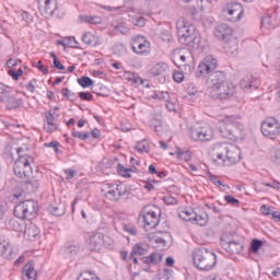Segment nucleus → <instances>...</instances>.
<instances>
[{
    "label": "nucleus",
    "instance_id": "obj_1",
    "mask_svg": "<svg viewBox=\"0 0 280 280\" xmlns=\"http://www.w3.org/2000/svg\"><path fill=\"white\" fill-rule=\"evenodd\" d=\"M218 59L213 56H207L198 65L196 71V78H207L206 86L208 95L212 100H219L220 102L224 100H230L235 95V85L226 80V72L218 70Z\"/></svg>",
    "mask_w": 280,
    "mask_h": 280
},
{
    "label": "nucleus",
    "instance_id": "obj_2",
    "mask_svg": "<svg viewBox=\"0 0 280 280\" xmlns=\"http://www.w3.org/2000/svg\"><path fill=\"white\" fill-rule=\"evenodd\" d=\"M16 152L19 154V159L15 161L13 171L18 178H26L24 185L28 191H36L40 186V173H36L32 171V161L34 159L30 155H21L23 152V148H18Z\"/></svg>",
    "mask_w": 280,
    "mask_h": 280
},
{
    "label": "nucleus",
    "instance_id": "obj_3",
    "mask_svg": "<svg viewBox=\"0 0 280 280\" xmlns=\"http://www.w3.org/2000/svg\"><path fill=\"white\" fill-rule=\"evenodd\" d=\"M210 156L217 165H235L242 160V151L234 144L219 142L212 147Z\"/></svg>",
    "mask_w": 280,
    "mask_h": 280
},
{
    "label": "nucleus",
    "instance_id": "obj_4",
    "mask_svg": "<svg viewBox=\"0 0 280 280\" xmlns=\"http://www.w3.org/2000/svg\"><path fill=\"white\" fill-rule=\"evenodd\" d=\"M177 36L182 45H187L191 49L200 47V34L196 32V26L185 19L177 21Z\"/></svg>",
    "mask_w": 280,
    "mask_h": 280
},
{
    "label": "nucleus",
    "instance_id": "obj_5",
    "mask_svg": "<svg viewBox=\"0 0 280 280\" xmlns=\"http://www.w3.org/2000/svg\"><path fill=\"white\" fill-rule=\"evenodd\" d=\"M192 261L198 270L201 272H209V270H213L215 268V264H218V256L206 247H199L192 252Z\"/></svg>",
    "mask_w": 280,
    "mask_h": 280
},
{
    "label": "nucleus",
    "instance_id": "obj_6",
    "mask_svg": "<svg viewBox=\"0 0 280 280\" xmlns=\"http://www.w3.org/2000/svg\"><path fill=\"white\" fill-rule=\"evenodd\" d=\"M244 130V126L237 122V118L235 116H226L222 126L219 127V131L224 139H230V141H237L240 137H242V131Z\"/></svg>",
    "mask_w": 280,
    "mask_h": 280
},
{
    "label": "nucleus",
    "instance_id": "obj_7",
    "mask_svg": "<svg viewBox=\"0 0 280 280\" xmlns=\"http://www.w3.org/2000/svg\"><path fill=\"white\" fill-rule=\"evenodd\" d=\"M38 213V203L34 200H25L14 208V215L19 220H34Z\"/></svg>",
    "mask_w": 280,
    "mask_h": 280
},
{
    "label": "nucleus",
    "instance_id": "obj_8",
    "mask_svg": "<svg viewBox=\"0 0 280 280\" xmlns=\"http://www.w3.org/2000/svg\"><path fill=\"white\" fill-rule=\"evenodd\" d=\"M0 102L5 104L9 110H14L23 106V100L12 96V88L0 83Z\"/></svg>",
    "mask_w": 280,
    "mask_h": 280
},
{
    "label": "nucleus",
    "instance_id": "obj_9",
    "mask_svg": "<svg viewBox=\"0 0 280 280\" xmlns=\"http://www.w3.org/2000/svg\"><path fill=\"white\" fill-rule=\"evenodd\" d=\"M261 133L267 139H277L280 137V122L277 118L268 117L261 122Z\"/></svg>",
    "mask_w": 280,
    "mask_h": 280
},
{
    "label": "nucleus",
    "instance_id": "obj_10",
    "mask_svg": "<svg viewBox=\"0 0 280 280\" xmlns=\"http://www.w3.org/2000/svg\"><path fill=\"white\" fill-rule=\"evenodd\" d=\"M190 137L192 141H211V139H213V129H211V127L191 128Z\"/></svg>",
    "mask_w": 280,
    "mask_h": 280
},
{
    "label": "nucleus",
    "instance_id": "obj_11",
    "mask_svg": "<svg viewBox=\"0 0 280 280\" xmlns=\"http://www.w3.org/2000/svg\"><path fill=\"white\" fill-rule=\"evenodd\" d=\"M141 219L144 223L145 231H152V229H156V226H159V222H161V218L154 210L144 209Z\"/></svg>",
    "mask_w": 280,
    "mask_h": 280
},
{
    "label": "nucleus",
    "instance_id": "obj_12",
    "mask_svg": "<svg viewBox=\"0 0 280 280\" xmlns=\"http://www.w3.org/2000/svg\"><path fill=\"white\" fill-rule=\"evenodd\" d=\"M131 49L138 56L150 54V43L145 39V37L138 35L132 39Z\"/></svg>",
    "mask_w": 280,
    "mask_h": 280
},
{
    "label": "nucleus",
    "instance_id": "obj_13",
    "mask_svg": "<svg viewBox=\"0 0 280 280\" xmlns=\"http://www.w3.org/2000/svg\"><path fill=\"white\" fill-rule=\"evenodd\" d=\"M223 12H226L231 18L230 21L237 22L242 19V14H244V8L242 4L236 2H229Z\"/></svg>",
    "mask_w": 280,
    "mask_h": 280
},
{
    "label": "nucleus",
    "instance_id": "obj_14",
    "mask_svg": "<svg viewBox=\"0 0 280 280\" xmlns=\"http://www.w3.org/2000/svg\"><path fill=\"white\" fill-rule=\"evenodd\" d=\"M213 35L219 40L225 42L233 38V28L229 24H219L214 27Z\"/></svg>",
    "mask_w": 280,
    "mask_h": 280
},
{
    "label": "nucleus",
    "instance_id": "obj_15",
    "mask_svg": "<svg viewBox=\"0 0 280 280\" xmlns=\"http://www.w3.org/2000/svg\"><path fill=\"white\" fill-rule=\"evenodd\" d=\"M56 0H38L39 11L46 19H49V16H54V12H56Z\"/></svg>",
    "mask_w": 280,
    "mask_h": 280
},
{
    "label": "nucleus",
    "instance_id": "obj_16",
    "mask_svg": "<svg viewBox=\"0 0 280 280\" xmlns=\"http://www.w3.org/2000/svg\"><path fill=\"white\" fill-rule=\"evenodd\" d=\"M104 234L94 233L90 236L89 246L92 252H100L104 247Z\"/></svg>",
    "mask_w": 280,
    "mask_h": 280
},
{
    "label": "nucleus",
    "instance_id": "obj_17",
    "mask_svg": "<svg viewBox=\"0 0 280 280\" xmlns=\"http://www.w3.org/2000/svg\"><path fill=\"white\" fill-rule=\"evenodd\" d=\"M221 246H223V248L228 252L231 253L232 255H237L240 253H242V250L244 249V245L237 241H221Z\"/></svg>",
    "mask_w": 280,
    "mask_h": 280
},
{
    "label": "nucleus",
    "instance_id": "obj_18",
    "mask_svg": "<svg viewBox=\"0 0 280 280\" xmlns=\"http://www.w3.org/2000/svg\"><path fill=\"white\" fill-rule=\"evenodd\" d=\"M22 280H36V269L34 268V261H28L22 268Z\"/></svg>",
    "mask_w": 280,
    "mask_h": 280
},
{
    "label": "nucleus",
    "instance_id": "obj_19",
    "mask_svg": "<svg viewBox=\"0 0 280 280\" xmlns=\"http://www.w3.org/2000/svg\"><path fill=\"white\" fill-rule=\"evenodd\" d=\"M107 187L108 190L106 192V198H108L109 200H119V198L126 195V190L121 191V188H119V186L108 184Z\"/></svg>",
    "mask_w": 280,
    "mask_h": 280
},
{
    "label": "nucleus",
    "instance_id": "obj_20",
    "mask_svg": "<svg viewBox=\"0 0 280 280\" xmlns=\"http://www.w3.org/2000/svg\"><path fill=\"white\" fill-rule=\"evenodd\" d=\"M223 49L228 56H236L237 55V38L234 36L230 39H225Z\"/></svg>",
    "mask_w": 280,
    "mask_h": 280
},
{
    "label": "nucleus",
    "instance_id": "obj_21",
    "mask_svg": "<svg viewBox=\"0 0 280 280\" xmlns=\"http://www.w3.org/2000/svg\"><path fill=\"white\" fill-rule=\"evenodd\" d=\"M141 259L143 264H147L148 266H156L163 261V254L153 252L151 255L144 256Z\"/></svg>",
    "mask_w": 280,
    "mask_h": 280
},
{
    "label": "nucleus",
    "instance_id": "obj_22",
    "mask_svg": "<svg viewBox=\"0 0 280 280\" xmlns=\"http://www.w3.org/2000/svg\"><path fill=\"white\" fill-rule=\"evenodd\" d=\"M25 237H27L31 242H35L40 237V229L38 226L31 224L24 231Z\"/></svg>",
    "mask_w": 280,
    "mask_h": 280
},
{
    "label": "nucleus",
    "instance_id": "obj_23",
    "mask_svg": "<svg viewBox=\"0 0 280 280\" xmlns=\"http://www.w3.org/2000/svg\"><path fill=\"white\" fill-rule=\"evenodd\" d=\"M44 129L46 132H56V130H58V124H56V118L51 112L46 115V124L44 125Z\"/></svg>",
    "mask_w": 280,
    "mask_h": 280
},
{
    "label": "nucleus",
    "instance_id": "obj_24",
    "mask_svg": "<svg viewBox=\"0 0 280 280\" xmlns=\"http://www.w3.org/2000/svg\"><path fill=\"white\" fill-rule=\"evenodd\" d=\"M168 67L167 63L165 62H158L156 65H154L151 68V75H164V78L167 75V71H168Z\"/></svg>",
    "mask_w": 280,
    "mask_h": 280
},
{
    "label": "nucleus",
    "instance_id": "obj_25",
    "mask_svg": "<svg viewBox=\"0 0 280 280\" xmlns=\"http://www.w3.org/2000/svg\"><path fill=\"white\" fill-rule=\"evenodd\" d=\"M171 237L170 234L165 233L162 236H153V242L158 244V248L163 250L164 248H167V242H170Z\"/></svg>",
    "mask_w": 280,
    "mask_h": 280
},
{
    "label": "nucleus",
    "instance_id": "obj_26",
    "mask_svg": "<svg viewBox=\"0 0 280 280\" xmlns=\"http://www.w3.org/2000/svg\"><path fill=\"white\" fill-rule=\"evenodd\" d=\"M198 226H207V222H209V215L205 211L196 212V217L192 221Z\"/></svg>",
    "mask_w": 280,
    "mask_h": 280
},
{
    "label": "nucleus",
    "instance_id": "obj_27",
    "mask_svg": "<svg viewBox=\"0 0 280 280\" xmlns=\"http://www.w3.org/2000/svg\"><path fill=\"white\" fill-rule=\"evenodd\" d=\"M0 255L4 257V259H10V257H12V246L9 242H0Z\"/></svg>",
    "mask_w": 280,
    "mask_h": 280
},
{
    "label": "nucleus",
    "instance_id": "obj_28",
    "mask_svg": "<svg viewBox=\"0 0 280 280\" xmlns=\"http://www.w3.org/2000/svg\"><path fill=\"white\" fill-rule=\"evenodd\" d=\"M178 217L185 222H194L196 218V211L191 209H184L178 212Z\"/></svg>",
    "mask_w": 280,
    "mask_h": 280
},
{
    "label": "nucleus",
    "instance_id": "obj_29",
    "mask_svg": "<svg viewBox=\"0 0 280 280\" xmlns=\"http://www.w3.org/2000/svg\"><path fill=\"white\" fill-rule=\"evenodd\" d=\"M241 89L248 93L250 89H257V85L253 83V77H245L244 79L241 80Z\"/></svg>",
    "mask_w": 280,
    "mask_h": 280
},
{
    "label": "nucleus",
    "instance_id": "obj_30",
    "mask_svg": "<svg viewBox=\"0 0 280 280\" xmlns=\"http://www.w3.org/2000/svg\"><path fill=\"white\" fill-rule=\"evenodd\" d=\"M148 254V248L143 247V245L141 244H136L130 253V257H135V255H139V256H142V255H145Z\"/></svg>",
    "mask_w": 280,
    "mask_h": 280
},
{
    "label": "nucleus",
    "instance_id": "obj_31",
    "mask_svg": "<svg viewBox=\"0 0 280 280\" xmlns=\"http://www.w3.org/2000/svg\"><path fill=\"white\" fill-rule=\"evenodd\" d=\"M23 184L16 183L13 189L12 200L15 201L19 200V198H23Z\"/></svg>",
    "mask_w": 280,
    "mask_h": 280
},
{
    "label": "nucleus",
    "instance_id": "obj_32",
    "mask_svg": "<svg viewBox=\"0 0 280 280\" xmlns=\"http://www.w3.org/2000/svg\"><path fill=\"white\" fill-rule=\"evenodd\" d=\"M9 229H11V231L21 233L23 231V223H21L18 219H10Z\"/></svg>",
    "mask_w": 280,
    "mask_h": 280
},
{
    "label": "nucleus",
    "instance_id": "obj_33",
    "mask_svg": "<svg viewBox=\"0 0 280 280\" xmlns=\"http://www.w3.org/2000/svg\"><path fill=\"white\" fill-rule=\"evenodd\" d=\"M135 150L143 154V152H150V144L148 143V140H141L140 142L137 143Z\"/></svg>",
    "mask_w": 280,
    "mask_h": 280
},
{
    "label": "nucleus",
    "instance_id": "obj_34",
    "mask_svg": "<svg viewBox=\"0 0 280 280\" xmlns=\"http://www.w3.org/2000/svg\"><path fill=\"white\" fill-rule=\"evenodd\" d=\"M78 83L83 89H89V86H93L94 81H93V79H91L89 77H81V78L78 79Z\"/></svg>",
    "mask_w": 280,
    "mask_h": 280
},
{
    "label": "nucleus",
    "instance_id": "obj_35",
    "mask_svg": "<svg viewBox=\"0 0 280 280\" xmlns=\"http://www.w3.org/2000/svg\"><path fill=\"white\" fill-rule=\"evenodd\" d=\"M49 211L52 215H65V206H50Z\"/></svg>",
    "mask_w": 280,
    "mask_h": 280
},
{
    "label": "nucleus",
    "instance_id": "obj_36",
    "mask_svg": "<svg viewBox=\"0 0 280 280\" xmlns=\"http://www.w3.org/2000/svg\"><path fill=\"white\" fill-rule=\"evenodd\" d=\"M117 172L120 176H124V178H130L132 175L130 172H132L131 168H126L124 165L118 164Z\"/></svg>",
    "mask_w": 280,
    "mask_h": 280
},
{
    "label": "nucleus",
    "instance_id": "obj_37",
    "mask_svg": "<svg viewBox=\"0 0 280 280\" xmlns=\"http://www.w3.org/2000/svg\"><path fill=\"white\" fill-rule=\"evenodd\" d=\"M94 40H95V35L91 32H86L82 36V43H84L85 45H93Z\"/></svg>",
    "mask_w": 280,
    "mask_h": 280
},
{
    "label": "nucleus",
    "instance_id": "obj_38",
    "mask_svg": "<svg viewBox=\"0 0 280 280\" xmlns=\"http://www.w3.org/2000/svg\"><path fill=\"white\" fill-rule=\"evenodd\" d=\"M261 246H264V242H261V241H259L257 238H254L252 241V245H250L252 253H254V254L259 253V248H261Z\"/></svg>",
    "mask_w": 280,
    "mask_h": 280
},
{
    "label": "nucleus",
    "instance_id": "obj_39",
    "mask_svg": "<svg viewBox=\"0 0 280 280\" xmlns=\"http://www.w3.org/2000/svg\"><path fill=\"white\" fill-rule=\"evenodd\" d=\"M85 23H91L92 25H100L102 23V18L100 16H85L83 18Z\"/></svg>",
    "mask_w": 280,
    "mask_h": 280
},
{
    "label": "nucleus",
    "instance_id": "obj_40",
    "mask_svg": "<svg viewBox=\"0 0 280 280\" xmlns=\"http://www.w3.org/2000/svg\"><path fill=\"white\" fill-rule=\"evenodd\" d=\"M72 137H75L77 139H81V141H86L89 139L90 133L84 131H73Z\"/></svg>",
    "mask_w": 280,
    "mask_h": 280
},
{
    "label": "nucleus",
    "instance_id": "obj_41",
    "mask_svg": "<svg viewBox=\"0 0 280 280\" xmlns=\"http://www.w3.org/2000/svg\"><path fill=\"white\" fill-rule=\"evenodd\" d=\"M177 156L182 161H191V154L189 151H177Z\"/></svg>",
    "mask_w": 280,
    "mask_h": 280
},
{
    "label": "nucleus",
    "instance_id": "obj_42",
    "mask_svg": "<svg viewBox=\"0 0 280 280\" xmlns=\"http://www.w3.org/2000/svg\"><path fill=\"white\" fill-rule=\"evenodd\" d=\"M153 100H164V102H167L170 100V93L167 92H160L153 94Z\"/></svg>",
    "mask_w": 280,
    "mask_h": 280
},
{
    "label": "nucleus",
    "instance_id": "obj_43",
    "mask_svg": "<svg viewBox=\"0 0 280 280\" xmlns=\"http://www.w3.org/2000/svg\"><path fill=\"white\" fill-rule=\"evenodd\" d=\"M79 97L83 102H91V100H93V94H91V92H80Z\"/></svg>",
    "mask_w": 280,
    "mask_h": 280
},
{
    "label": "nucleus",
    "instance_id": "obj_44",
    "mask_svg": "<svg viewBox=\"0 0 280 280\" xmlns=\"http://www.w3.org/2000/svg\"><path fill=\"white\" fill-rule=\"evenodd\" d=\"M9 75H11V78L13 80H19V78H21V75H23V69L20 68L16 71L9 70Z\"/></svg>",
    "mask_w": 280,
    "mask_h": 280
},
{
    "label": "nucleus",
    "instance_id": "obj_45",
    "mask_svg": "<svg viewBox=\"0 0 280 280\" xmlns=\"http://www.w3.org/2000/svg\"><path fill=\"white\" fill-rule=\"evenodd\" d=\"M36 79H33L25 85V88L27 89V91H30V93H34L36 91Z\"/></svg>",
    "mask_w": 280,
    "mask_h": 280
},
{
    "label": "nucleus",
    "instance_id": "obj_46",
    "mask_svg": "<svg viewBox=\"0 0 280 280\" xmlns=\"http://www.w3.org/2000/svg\"><path fill=\"white\" fill-rule=\"evenodd\" d=\"M224 200L229 202L230 205H233V207H237L240 205V200H237L235 197L228 195L224 197Z\"/></svg>",
    "mask_w": 280,
    "mask_h": 280
},
{
    "label": "nucleus",
    "instance_id": "obj_47",
    "mask_svg": "<svg viewBox=\"0 0 280 280\" xmlns=\"http://www.w3.org/2000/svg\"><path fill=\"white\" fill-rule=\"evenodd\" d=\"M44 145H45V148H54V150L57 154H58V152H60V150L58 149L60 143L58 141H51L49 143H45Z\"/></svg>",
    "mask_w": 280,
    "mask_h": 280
},
{
    "label": "nucleus",
    "instance_id": "obj_48",
    "mask_svg": "<svg viewBox=\"0 0 280 280\" xmlns=\"http://www.w3.org/2000/svg\"><path fill=\"white\" fill-rule=\"evenodd\" d=\"M115 164V162H113V160H103V162L101 163V166L106 170H110V167H113V165Z\"/></svg>",
    "mask_w": 280,
    "mask_h": 280
},
{
    "label": "nucleus",
    "instance_id": "obj_49",
    "mask_svg": "<svg viewBox=\"0 0 280 280\" xmlns=\"http://www.w3.org/2000/svg\"><path fill=\"white\" fill-rule=\"evenodd\" d=\"M173 80L177 83H180L183 80H185V74H183V72H175L173 74Z\"/></svg>",
    "mask_w": 280,
    "mask_h": 280
},
{
    "label": "nucleus",
    "instance_id": "obj_50",
    "mask_svg": "<svg viewBox=\"0 0 280 280\" xmlns=\"http://www.w3.org/2000/svg\"><path fill=\"white\" fill-rule=\"evenodd\" d=\"M154 185H156V180L150 179L145 182L144 189H148V191H152L154 189Z\"/></svg>",
    "mask_w": 280,
    "mask_h": 280
},
{
    "label": "nucleus",
    "instance_id": "obj_51",
    "mask_svg": "<svg viewBox=\"0 0 280 280\" xmlns=\"http://www.w3.org/2000/svg\"><path fill=\"white\" fill-rule=\"evenodd\" d=\"M163 200H164V202L166 203V205H176L177 202H178V200H176V198H174V197H172V196H165L164 198H163Z\"/></svg>",
    "mask_w": 280,
    "mask_h": 280
},
{
    "label": "nucleus",
    "instance_id": "obj_52",
    "mask_svg": "<svg viewBox=\"0 0 280 280\" xmlns=\"http://www.w3.org/2000/svg\"><path fill=\"white\" fill-rule=\"evenodd\" d=\"M22 20L25 21V23H32V21H34V18L32 16V14L24 11L22 12Z\"/></svg>",
    "mask_w": 280,
    "mask_h": 280
},
{
    "label": "nucleus",
    "instance_id": "obj_53",
    "mask_svg": "<svg viewBox=\"0 0 280 280\" xmlns=\"http://www.w3.org/2000/svg\"><path fill=\"white\" fill-rule=\"evenodd\" d=\"M265 187H270L271 189H280V183L279 182H272V183H264Z\"/></svg>",
    "mask_w": 280,
    "mask_h": 280
},
{
    "label": "nucleus",
    "instance_id": "obj_54",
    "mask_svg": "<svg viewBox=\"0 0 280 280\" xmlns=\"http://www.w3.org/2000/svg\"><path fill=\"white\" fill-rule=\"evenodd\" d=\"M36 67L39 71H42V73H44V75H47V73H49V70L45 68L42 60L37 62Z\"/></svg>",
    "mask_w": 280,
    "mask_h": 280
},
{
    "label": "nucleus",
    "instance_id": "obj_55",
    "mask_svg": "<svg viewBox=\"0 0 280 280\" xmlns=\"http://www.w3.org/2000/svg\"><path fill=\"white\" fill-rule=\"evenodd\" d=\"M52 67L59 71H65V66L60 62V59H55V61H52Z\"/></svg>",
    "mask_w": 280,
    "mask_h": 280
},
{
    "label": "nucleus",
    "instance_id": "obj_56",
    "mask_svg": "<svg viewBox=\"0 0 280 280\" xmlns=\"http://www.w3.org/2000/svg\"><path fill=\"white\" fill-rule=\"evenodd\" d=\"M124 231H126L130 235H137V228L135 226L124 225Z\"/></svg>",
    "mask_w": 280,
    "mask_h": 280
},
{
    "label": "nucleus",
    "instance_id": "obj_57",
    "mask_svg": "<svg viewBox=\"0 0 280 280\" xmlns=\"http://www.w3.org/2000/svg\"><path fill=\"white\" fill-rule=\"evenodd\" d=\"M67 180H71V178H75V171L68 168L65 171Z\"/></svg>",
    "mask_w": 280,
    "mask_h": 280
},
{
    "label": "nucleus",
    "instance_id": "obj_58",
    "mask_svg": "<svg viewBox=\"0 0 280 280\" xmlns=\"http://www.w3.org/2000/svg\"><path fill=\"white\" fill-rule=\"evenodd\" d=\"M179 60L180 62H183L182 67H185V69H188V71H191V66L185 63L187 62V57L185 55H180Z\"/></svg>",
    "mask_w": 280,
    "mask_h": 280
},
{
    "label": "nucleus",
    "instance_id": "obj_59",
    "mask_svg": "<svg viewBox=\"0 0 280 280\" xmlns=\"http://www.w3.org/2000/svg\"><path fill=\"white\" fill-rule=\"evenodd\" d=\"M68 45H69V47L78 49V40L75 39V37H69Z\"/></svg>",
    "mask_w": 280,
    "mask_h": 280
},
{
    "label": "nucleus",
    "instance_id": "obj_60",
    "mask_svg": "<svg viewBox=\"0 0 280 280\" xmlns=\"http://www.w3.org/2000/svg\"><path fill=\"white\" fill-rule=\"evenodd\" d=\"M135 25H137V27H145V19L144 18L136 19Z\"/></svg>",
    "mask_w": 280,
    "mask_h": 280
},
{
    "label": "nucleus",
    "instance_id": "obj_61",
    "mask_svg": "<svg viewBox=\"0 0 280 280\" xmlns=\"http://www.w3.org/2000/svg\"><path fill=\"white\" fill-rule=\"evenodd\" d=\"M16 65H19V61L16 59L10 58L7 61V67H9V69H12L13 67H16Z\"/></svg>",
    "mask_w": 280,
    "mask_h": 280
},
{
    "label": "nucleus",
    "instance_id": "obj_62",
    "mask_svg": "<svg viewBox=\"0 0 280 280\" xmlns=\"http://www.w3.org/2000/svg\"><path fill=\"white\" fill-rule=\"evenodd\" d=\"M260 211L264 215H270V208H268L266 205L260 207Z\"/></svg>",
    "mask_w": 280,
    "mask_h": 280
},
{
    "label": "nucleus",
    "instance_id": "obj_63",
    "mask_svg": "<svg viewBox=\"0 0 280 280\" xmlns=\"http://www.w3.org/2000/svg\"><path fill=\"white\" fill-rule=\"evenodd\" d=\"M188 14H190V16L192 19H196L197 14H198V9H196L195 7H191L189 10H188Z\"/></svg>",
    "mask_w": 280,
    "mask_h": 280
},
{
    "label": "nucleus",
    "instance_id": "obj_64",
    "mask_svg": "<svg viewBox=\"0 0 280 280\" xmlns=\"http://www.w3.org/2000/svg\"><path fill=\"white\" fill-rule=\"evenodd\" d=\"M163 43H170V40H172V35L167 34V33H162L161 36Z\"/></svg>",
    "mask_w": 280,
    "mask_h": 280
}]
</instances>
